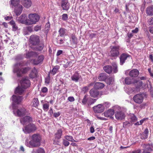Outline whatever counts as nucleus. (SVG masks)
Segmentation results:
<instances>
[{
    "label": "nucleus",
    "instance_id": "1",
    "mask_svg": "<svg viewBox=\"0 0 153 153\" xmlns=\"http://www.w3.org/2000/svg\"><path fill=\"white\" fill-rule=\"evenodd\" d=\"M41 140V137L39 134H34L32 136L31 140L29 142L28 139H26L25 144L30 148L37 147L40 145Z\"/></svg>",
    "mask_w": 153,
    "mask_h": 153
},
{
    "label": "nucleus",
    "instance_id": "2",
    "mask_svg": "<svg viewBox=\"0 0 153 153\" xmlns=\"http://www.w3.org/2000/svg\"><path fill=\"white\" fill-rule=\"evenodd\" d=\"M22 65L20 63L15 64L13 67V72L16 74L18 76H20L22 74L27 73L29 69L28 67L22 68Z\"/></svg>",
    "mask_w": 153,
    "mask_h": 153
},
{
    "label": "nucleus",
    "instance_id": "3",
    "mask_svg": "<svg viewBox=\"0 0 153 153\" xmlns=\"http://www.w3.org/2000/svg\"><path fill=\"white\" fill-rule=\"evenodd\" d=\"M39 16L36 13H30L28 16L27 25L36 24L40 19Z\"/></svg>",
    "mask_w": 153,
    "mask_h": 153
},
{
    "label": "nucleus",
    "instance_id": "4",
    "mask_svg": "<svg viewBox=\"0 0 153 153\" xmlns=\"http://www.w3.org/2000/svg\"><path fill=\"white\" fill-rule=\"evenodd\" d=\"M13 113L16 116L22 117L25 115L27 113V111L26 109L23 107L19 109H16L15 108L13 105Z\"/></svg>",
    "mask_w": 153,
    "mask_h": 153
},
{
    "label": "nucleus",
    "instance_id": "5",
    "mask_svg": "<svg viewBox=\"0 0 153 153\" xmlns=\"http://www.w3.org/2000/svg\"><path fill=\"white\" fill-rule=\"evenodd\" d=\"M23 130L26 134H29L36 130L35 126L33 123H30L23 128Z\"/></svg>",
    "mask_w": 153,
    "mask_h": 153
},
{
    "label": "nucleus",
    "instance_id": "6",
    "mask_svg": "<svg viewBox=\"0 0 153 153\" xmlns=\"http://www.w3.org/2000/svg\"><path fill=\"white\" fill-rule=\"evenodd\" d=\"M110 48L111 50L110 51V56L114 57L118 56L119 54L120 46L118 45L111 46Z\"/></svg>",
    "mask_w": 153,
    "mask_h": 153
},
{
    "label": "nucleus",
    "instance_id": "7",
    "mask_svg": "<svg viewBox=\"0 0 153 153\" xmlns=\"http://www.w3.org/2000/svg\"><path fill=\"white\" fill-rule=\"evenodd\" d=\"M20 85L25 89L29 87L30 85V81L27 77L23 78L20 81Z\"/></svg>",
    "mask_w": 153,
    "mask_h": 153
},
{
    "label": "nucleus",
    "instance_id": "8",
    "mask_svg": "<svg viewBox=\"0 0 153 153\" xmlns=\"http://www.w3.org/2000/svg\"><path fill=\"white\" fill-rule=\"evenodd\" d=\"M115 117L117 120H121L125 119L126 115L123 111H119L115 112Z\"/></svg>",
    "mask_w": 153,
    "mask_h": 153
},
{
    "label": "nucleus",
    "instance_id": "9",
    "mask_svg": "<svg viewBox=\"0 0 153 153\" xmlns=\"http://www.w3.org/2000/svg\"><path fill=\"white\" fill-rule=\"evenodd\" d=\"M30 42L33 45H36L39 42V37L36 35H32L30 36Z\"/></svg>",
    "mask_w": 153,
    "mask_h": 153
},
{
    "label": "nucleus",
    "instance_id": "10",
    "mask_svg": "<svg viewBox=\"0 0 153 153\" xmlns=\"http://www.w3.org/2000/svg\"><path fill=\"white\" fill-rule=\"evenodd\" d=\"M16 20L22 24L27 25L28 19H27V16L25 14H23L19 17L16 18Z\"/></svg>",
    "mask_w": 153,
    "mask_h": 153
},
{
    "label": "nucleus",
    "instance_id": "11",
    "mask_svg": "<svg viewBox=\"0 0 153 153\" xmlns=\"http://www.w3.org/2000/svg\"><path fill=\"white\" fill-rule=\"evenodd\" d=\"M94 111L96 113H100L103 112L104 110V108L102 104H99L93 108Z\"/></svg>",
    "mask_w": 153,
    "mask_h": 153
},
{
    "label": "nucleus",
    "instance_id": "12",
    "mask_svg": "<svg viewBox=\"0 0 153 153\" xmlns=\"http://www.w3.org/2000/svg\"><path fill=\"white\" fill-rule=\"evenodd\" d=\"M115 111L113 109H110L106 111L103 114L104 116L107 117H109L112 120L114 119V114H115Z\"/></svg>",
    "mask_w": 153,
    "mask_h": 153
},
{
    "label": "nucleus",
    "instance_id": "13",
    "mask_svg": "<svg viewBox=\"0 0 153 153\" xmlns=\"http://www.w3.org/2000/svg\"><path fill=\"white\" fill-rule=\"evenodd\" d=\"M20 121L21 123L24 125H26L29 122H32V118L30 116H26L20 119Z\"/></svg>",
    "mask_w": 153,
    "mask_h": 153
},
{
    "label": "nucleus",
    "instance_id": "14",
    "mask_svg": "<svg viewBox=\"0 0 153 153\" xmlns=\"http://www.w3.org/2000/svg\"><path fill=\"white\" fill-rule=\"evenodd\" d=\"M25 91V89L22 87L20 85H19L14 90V93L17 95H22Z\"/></svg>",
    "mask_w": 153,
    "mask_h": 153
},
{
    "label": "nucleus",
    "instance_id": "15",
    "mask_svg": "<svg viewBox=\"0 0 153 153\" xmlns=\"http://www.w3.org/2000/svg\"><path fill=\"white\" fill-rule=\"evenodd\" d=\"M130 56L126 53H123L120 56V65H122L125 63V60L128 58H130Z\"/></svg>",
    "mask_w": 153,
    "mask_h": 153
},
{
    "label": "nucleus",
    "instance_id": "16",
    "mask_svg": "<svg viewBox=\"0 0 153 153\" xmlns=\"http://www.w3.org/2000/svg\"><path fill=\"white\" fill-rule=\"evenodd\" d=\"M44 59V56H43L42 55H40L37 58L33 60V63L36 65L41 64L42 62Z\"/></svg>",
    "mask_w": 153,
    "mask_h": 153
},
{
    "label": "nucleus",
    "instance_id": "17",
    "mask_svg": "<svg viewBox=\"0 0 153 153\" xmlns=\"http://www.w3.org/2000/svg\"><path fill=\"white\" fill-rule=\"evenodd\" d=\"M61 6L63 10H67L70 7L69 3L67 0H63L61 3Z\"/></svg>",
    "mask_w": 153,
    "mask_h": 153
},
{
    "label": "nucleus",
    "instance_id": "18",
    "mask_svg": "<svg viewBox=\"0 0 153 153\" xmlns=\"http://www.w3.org/2000/svg\"><path fill=\"white\" fill-rule=\"evenodd\" d=\"M143 147V151L150 152L153 150V144H144Z\"/></svg>",
    "mask_w": 153,
    "mask_h": 153
},
{
    "label": "nucleus",
    "instance_id": "19",
    "mask_svg": "<svg viewBox=\"0 0 153 153\" xmlns=\"http://www.w3.org/2000/svg\"><path fill=\"white\" fill-rule=\"evenodd\" d=\"M21 2L24 6L27 8H30L32 5V2L30 0H22Z\"/></svg>",
    "mask_w": 153,
    "mask_h": 153
},
{
    "label": "nucleus",
    "instance_id": "20",
    "mask_svg": "<svg viewBox=\"0 0 153 153\" xmlns=\"http://www.w3.org/2000/svg\"><path fill=\"white\" fill-rule=\"evenodd\" d=\"M22 96H12L10 99L14 103L19 104L21 102L22 100Z\"/></svg>",
    "mask_w": 153,
    "mask_h": 153
},
{
    "label": "nucleus",
    "instance_id": "21",
    "mask_svg": "<svg viewBox=\"0 0 153 153\" xmlns=\"http://www.w3.org/2000/svg\"><path fill=\"white\" fill-rule=\"evenodd\" d=\"M125 82L126 84L130 85L137 83V81L136 79H131L130 78L127 77L125 78Z\"/></svg>",
    "mask_w": 153,
    "mask_h": 153
},
{
    "label": "nucleus",
    "instance_id": "22",
    "mask_svg": "<svg viewBox=\"0 0 153 153\" xmlns=\"http://www.w3.org/2000/svg\"><path fill=\"white\" fill-rule=\"evenodd\" d=\"M23 10V7L21 5L16 7V8L14 10V12L17 16L20 15L22 13Z\"/></svg>",
    "mask_w": 153,
    "mask_h": 153
},
{
    "label": "nucleus",
    "instance_id": "23",
    "mask_svg": "<svg viewBox=\"0 0 153 153\" xmlns=\"http://www.w3.org/2000/svg\"><path fill=\"white\" fill-rule=\"evenodd\" d=\"M81 78V76L78 73L76 72L71 77V80L75 82H78L79 80Z\"/></svg>",
    "mask_w": 153,
    "mask_h": 153
},
{
    "label": "nucleus",
    "instance_id": "24",
    "mask_svg": "<svg viewBox=\"0 0 153 153\" xmlns=\"http://www.w3.org/2000/svg\"><path fill=\"white\" fill-rule=\"evenodd\" d=\"M139 74V72L137 69H134L131 71L129 74V75L131 76L132 77H136Z\"/></svg>",
    "mask_w": 153,
    "mask_h": 153
},
{
    "label": "nucleus",
    "instance_id": "25",
    "mask_svg": "<svg viewBox=\"0 0 153 153\" xmlns=\"http://www.w3.org/2000/svg\"><path fill=\"white\" fill-rule=\"evenodd\" d=\"M143 96H134L133 100L136 103L140 104L141 103L143 100Z\"/></svg>",
    "mask_w": 153,
    "mask_h": 153
},
{
    "label": "nucleus",
    "instance_id": "26",
    "mask_svg": "<svg viewBox=\"0 0 153 153\" xmlns=\"http://www.w3.org/2000/svg\"><path fill=\"white\" fill-rule=\"evenodd\" d=\"M37 74V71L36 69L34 68L31 71L29 75V76L30 78H33L36 76Z\"/></svg>",
    "mask_w": 153,
    "mask_h": 153
},
{
    "label": "nucleus",
    "instance_id": "27",
    "mask_svg": "<svg viewBox=\"0 0 153 153\" xmlns=\"http://www.w3.org/2000/svg\"><path fill=\"white\" fill-rule=\"evenodd\" d=\"M146 13L149 16L153 15V6H149L147 8Z\"/></svg>",
    "mask_w": 153,
    "mask_h": 153
},
{
    "label": "nucleus",
    "instance_id": "28",
    "mask_svg": "<svg viewBox=\"0 0 153 153\" xmlns=\"http://www.w3.org/2000/svg\"><path fill=\"white\" fill-rule=\"evenodd\" d=\"M20 0H10V5L12 7H16V6L20 5L19 4Z\"/></svg>",
    "mask_w": 153,
    "mask_h": 153
},
{
    "label": "nucleus",
    "instance_id": "29",
    "mask_svg": "<svg viewBox=\"0 0 153 153\" xmlns=\"http://www.w3.org/2000/svg\"><path fill=\"white\" fill-rule=\"evenodd\" d=\"M105 86L104 84L101 82H97L95 83L94 88L96 89H102Z\"/></svg>",
    "mask_w": 153,
    "mask_h": 153
},
{
    "label": "nucleus",
    "instance_id": "30",
    "mask_svg": "<svg viewBox=\"0 0 153 153\" xmlns=\"http://www.w3.org/2000/svg\"><path fill=\"white\" fill-rule=\"evenodd\" d=\"M129 119H130V122L132 124L137 120V117L133 114H130L129 115Z\"/></svg>",
    "mask_w": 153,
    "mask_h": 153
},
{
    "label": "nucleus",
    "instance_id": "31",
    "mask_svg": "<svg viewBox=\"0 0 153 153\" xmlns=\"http://www.w3.org/2000/svg\"><path fill=\"white\" fill-rule=\"evenodd\" d=\"M62 131L61 129H59L56 132L55 134V136L57 139H60L62 137Z\"/></svg>",
    "mask_w": 153,
    "mask_h": 153
},
{
    "label": "nucleus",
    "instance_id": "32",
    "mask_svg": "<svg viewBox=\"0 0 153 153\" xmlns=\"http://www.w3.org/2000/svg\"><path fill=\"white\" fill-rule=\"evenodd\" d=\"M104 70L107 73H111L112 71V68L111 66L106 65L103 68Z\"/></svg>",
    "mask_w": 153,
    "mask_h": 153
},
{
    "label": "nucleus",
    "instance_id": "33",
    "mask_svg": "<svg viewBox=\"0 0 153 153\" xmlns=\"http://www.w3.org/2000/svg\"><path fill=\"white\" fill-rule=\"evenodd\" d=\"M10 24L12 26V30L14 31H16L18 29V27L14 21H11L10 22Z\"/></svg>",
    "mask_w": 153,
    "mask_h": 153
},
{
    "label": "nucleus",
    "instance_id": "34",
    "mask_svg": "<svg viewBox=\"0 0 153 153\" xmlns=\"http://www.w3.org/2000/svg\"><path fill=\"white\" fill-rule=\"evenodd\" d=\"M36 54L35 52L33 51H28L26 52L25 55V57L27 58H28L30 57L34 56Z\"/></svg>",
    "mask_w": 153,
    "mask_h": 153
},
{
    "label": "nucleus",
    "instance_id": "35",
    "mask_svg": "<svg viewBox=\"0 0 153 153\" xmlns=\"http://www.w3.org/2000/svg\"><path fill=\"white\" fill-rule=\"evenodd\" d=\"M65 138L67 140L71 141L72 142H78V141H76L75 140L72 136L70 135H65Z\"/></svg>",
    "mask_w": 153,
    "mask_h": 153
},
{
    "label": "nucleus",
    "instance_id": "36",
    "mask_svg": "<svg viewBox=\"0 0 153 153\" xmlns=\"http://www.w3.org/2000/svg\"><path fill=\"white\" fill-rule=\"evenodd\" d=\"M106 79V76L105 74L102 73L100 74L98 77V79L100 81H104Z\"/></svg>",
    "mask_w": 153,
    "mask_h": 153
},
{
    "label": "nucleus",
    "instance_id": "37",
    "mask_svg": "<svg viewBox=\"0 0 153 153\" xmlns=\"http://www.w3.org/2000/svg\"><path fill=\"white\" fill-rule=\"evenodd\" d=\"M90 93L91 96H98L99 95V93L98 91L97 90H95L94 89H92L90 90Z\"/></svg>",
    "mask_w": 153,
    "mask_h": 153
},
{
    "label": "nucleus",
    "instance_id": "38",
    "mask_svg": "<svg viewBox=\"0 0 153 153\" xmlns=\"http://www.w3.org/2000/svg\"><path fill=\"white\" fill-rule=\"evenodd\" d=\"M59 68V66H55L53 68L52 71L50 72V74H52L53 75H54L57 72Z\"/></svg>",
    "mask_w": 153,
    "mask_h": 153
},
{
    "label": "nucleus",
    "instance_id": "39",
    "mask_svg": "<svg viewBox=\"0 0 153 153\" xmlns=\"http://www.w3.org/2000/svg\"><path fill=\"white\" fill-rule=\"evenodd\" d=\"M132 124V123L130 122L126 121L123 123V127L125 128H127L131 126Z\"/></svg>",
    "mask_w": 153,
    "mask_h": 153
},
{
    "label": "nucleus",
    "instance_id": "40",
    "mask_svg": "<svg viewBox=\"0 0 153 153\" xmlns=\"http://www.w3.org/2000/svg\"><path fill=\"white\" fill-rule=\"evenodd\" d=\"M33 106L36 107L38 106L39 104V102L38 98H34L33 101Z\"/></svg>",
    "mask_w": 153,
    "mask_h": 153
},
{
    "label": "nucleus",
    "instance_id": "41",
    "mask_svg": "<svg viewBox=\"0 0 153 153\" xmlns=\"http://www.w3.org/2000/svg\"><path fill=\"white\" fill-rule=\"evenodd\" d=\"M97 100V99L90 98L88 100V105L90 106L91 105L93 104Z\"/></svg>",
    "mask_w": 153,
    "mask_h": 153
},
{
    "label": "nucleus",
    "instance_id": "42",
    "mask_svg": "<svg viewBox=\"0 0 153 153\" xmlns=\"http://www.w3.org/2000/svg\"><path fill=\"white\" fill-rule=\"evenodd\" d=\"M59 34L61 36H63L66 33V30L63 28H61L59 30Z\"/></svg>",
    "mask_w": 153,
    "mask_h": 153
},
{
    "label": "nucleus",
    "instance_id": "43",
    "mask_svg": "<svg viewBox=\"0 0 153 153\" xmlns=\"http://www.w3.org/2000/svg\"><path fill=\"white\" fill-rule=\"evenodd\" d=\"M59 139H57L54 137L53 140V144L56 145H59L60 143Z\"/></svg>",
    "mask_w": 153,
    "mask_h": 153
},
{
    "label": "nucleus",
    "instance_id": "44",
    "mask_svg": "<svg viewBox=\"0 0 153 153\" xmlns=\"http://www.w3.org/2000/svg\"><path fill=\"white\" fill-rule=\"evenodd\" d=\"M44 47V45L43 44H41L40 45L36 46L34 48V49L36 51H41L42 50Z\"/></svg>",
    "mask_w": 153,
    "mask_h": 153
},
{
    "label": "nucleus",
    "instance_id": "45",
    "mask_svg": "<svg viewBox=\"0 0 153 153\" xmlns=\"http://www.w3.org/2000/svg\"><path fill=\"white\" fill-rule=\"evenodd\" d=\"M114 81V79L112 77H110L109 78L107 79L106 80V82L108 84L110 85V84H112Z\"/></svg>",
    "mask_w": 153,
    "mask_h": 153
},
{
    "label": "nucleus",
    "instance_id": "46",
    "mask_svg": "<svg viewBox=\"0 0 153 153\" xmlns=\"http://www.w3.org/2000/svg\"><path fill=\"white\" fill-rule=\"evenodd\" d=\"M63 144L66 147L68 146L70 144V143L66 139H63Z\"/></svg>",
    "mask_w": 153,
    "mask_h": 153
},
{
    "label": "nucleus",
    "instance_id": "47",
    "mask_svg": "<svg viewBox=\"0 0 153 153\" xmlns=\"http://www.w3.org/2000/svg\"><path fill=\"white\" fill-rule=\"evenodd\" d=\"M36 153H45V151L44 149L39 148L37 150Z\"/></svg>",
    "mask_w": 153,
    "mask_h": 153
},
{
    "label": "nucleus",
    "instance_id": "48",
    "mask_svg": "<svg viewBox=\"0 0 153 153\" xmlns=\"http://www.w3.org/2000/svg\"><path fill=\"white\" fill-rule=\"evenodd\" d=\"M112 65L113 68V72L115 73H117V64L116 63H114Z\"/></svg>",
    "mask_w": 153,
    "mask_h": 153
},
{
    "label": "nucleus",
    "instance_id": "49",
    "mask_svg": "<svg viewBox=\"0 0 153 153\" xmlns=\"http://www.w3.org/2000/svg\"><path fill=\"white\" fill-rule=\"evenodd\" d=\"M49 105L47 103H45L43 105V108L45 111H47L49 108Z\"/></svg>",
    "mask_w": 153,
    "mask_h": 153
},
{
    "label": "nucleus",
    "instance_id": "50",
    "mask_svg": "<svg viewBox=\"0 0 153 153\" xmlns=\"http://www.w3.org/2000/svg\"><path fill=\"white\" fill-rule=\"evenodd\" d=\"M140 138L142 140H145L148 137V136H146V134H145L144 133H143L142 134H140Z\"/></svg>",
    "mask_w": 153,
    "mask_h": 153
},
{
    "label": "nucleus",
    "instance_id": "51",
    "mask_svg": "<svg viewBox=\"0 0 153 153\" xmlns=\"http://www.w3.org/2000/svg\"><path fill=\"white\" fill-rule=\"evenodd\" d=\"M88 100L86 98V96H85L82 101V103L83 105H85L87 103H88Z\"/></svg>",
    "mask_w": 153,
    "mask_h": 153
},
{
    "label": "nucleus",
    "instance_id": "52",
    "mask_svg": "<svg viewBox=\"0 0 153 153\" xmlns=\"http://www.w3.org/2000/svg\"><path fill=\"white\" fill-rule=\"evenodd\" d=\"M62 19L64 21L67 20L68 19V16L67 14H63L62 16Z\"/></svg>",
    "mask_w": 153,
    "mask_h": 153
},
{
    "label": "nucleus",
    "instance_id": "53",
    "mask_svg": "<svg viewBox=\"0 0 153 153\" xmlns=\"http://www.w3.org/2000/svg\"><path fill=\"white\" fill-rule=\"evenodd\" d=\"M50 81V76L48 75V76L45 79V82L46 84H48Z\"/></svg>",
    "mask_w": 153,
    "mask_h": 153
},
{
    "label": "nucleus",
    "instance_id": "54",
    "mask_svg": "<svg viewBox=\"0 0 153 153\" xmlns=\"http://www.w3.org/2000/svg\"><path fill=\"white\" fill-rule=\"evenodd\" d=\"M61 114V113L58 111L57 112H55L53 114V116L55 118H57L59 117Z\"/></svg>",
    "mask_w": 153,
    "mask_h": 153
},
{
    "label": "nucleus",
    "instance_id": "55",
    "mask_svg": "<svg viewBox=\"0 0 153 153\" xmlns=\"http://www.w3.org/2000/svg\"><path fill=\"white\" fill-rule=\"evenodd\" d=\"M41 29V26L40 25H36L34 28V30L36 31H38Z\"/></svg>",
    "mask_w": 153,
    "mask_h": 153
},
{
    "label": "nucleus",
    "instance_id": "56",
    "mask_svg": "<svg viewBox=\"0 0 153 153\" xmlns=\"http://www.w3.org/2000/svg\"><path fill=\"white\" fill-rule=\"evenodd\" d=\"M89 88L88 86H85L83 87L82 89V91L84 93L87 92Z\"/></svg>",
    "mask_w": 153,
    "mask_h": 153
},
{
    "label": "nucleus",
    "instance_id": "57",
    "mask_svg": "<svg viewBox=\"0 0 153 153\" xmlns=\"http://www.w3.org/2000/svg\"><path fill=\"white\" fill-rule=\"evenodd\" d=\"M25 29L26 30H27L28 31L30 32H32L33 30L32 27L30 26L27 27H26Z\"/></svg>",
    "mask_w": 153,
    "mask_h": 153
},
{
    "label": "nucleus",
    "instance_id": "58",
    "mask_svg": "<svg viewBox=\"0 0 153 153\" xmlns=\"http://www.w3.org/2000/svg\"><path fill=\"white\" fill-rule=\"evenodd\" d=\"M148 23L150 25L153 24V17H151L149 20Z\"/></svg>",
    "mask_w": 153,
    "mask_h": 153
},
{
    "label": "nucleus",
    "instance_id": "59",
    "mask_svg": "<svg viewBox=\"0 0 153 153\" xmlns=\"http://www.w3.org/2000/svg\"><path fill=\"white\" fill-rule=\"evenodd\" d=\"M68 101H69L70 102H73L74 101V98L72 96V97H69L68 98Z\"/></svg>",
    "mask_w": 153,
    "mask_h": 153
},
{
    "label": "nucleus",
    "instance_id": "60",
    "mask_svg": "<svg viewBox=\"0 0 153 153\" xmlns=\"http://www.w3.org/2000/svg\"><path fill=\"white\" fill-rule=\"evenodd\" d=\"M90 132L91 133H93L94 132V128L93 126H91L90 128Z\"/></svg>",
    "mask_w": 153,
    "mask_h": 153
},
{
    "label": "nucleus",
    "instance_id": "61",
    "mask_svg": "<svg viewBox=\"0 0 153 153\" xmlns=\"http://www.w3.org/2000/svg\"><path fill=\"white\" fill-rule=\"evenodd\" d=\"M143 133H144L145 134H146V136H148L149 133L148 129L147 128H146L144 131Z\"/></svg>",
    "mask_w": 153,
    "mask_h": 153
},
{
    "label": "nucleus",
    "instance_id": "62",
    "mask_svg": "<svg viewBox=\"0 0 153 153\" xmlns=\"http://www.w3.org/2000/svg\"><path fill=\"white\" fill-rule=\"evenodd\" d=\"M53 109L51 107L48 111V113L51 116L53 114Z\"/></svg>",
    "mask_w": 153,
    "mask_h": 153
},
{
    "label": "nucleus",
    "instance_id": "63",
    "mask_svg": "<svg viewBox=\"0 0 153 153\" xmlns=\"http://www.w3.org/2000/svg\"><path fill=\"white\" fill-rule=\"evenodd\" d=\"M41 91L44 93H46L48 91V89L46 87L43 88L41 90Z\"/></svg>",
    "mask_w": 153,
    "mask_h": 153
},
{
    "label": "nucleus",
    "instance_id": "64",
    "mask_svg": "<svg viewBox=\"0 0 153 153\" xmlns=\"http://www.w3.org/2000/svg\"><path fill=\"white\" fill-rule=\"evenodd\" d=\"M132 153H141V150L138 149L137 150H135L133 151L132 152Z\"/></svg>",
    "mask_w": 153,
    "mask_h": 153
}]
</instances>
